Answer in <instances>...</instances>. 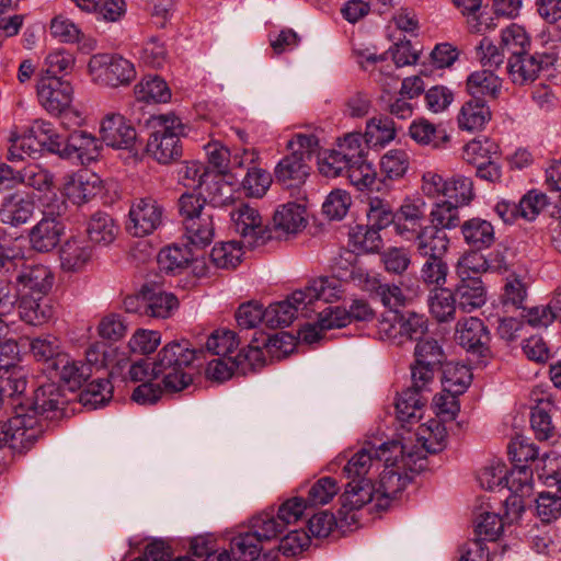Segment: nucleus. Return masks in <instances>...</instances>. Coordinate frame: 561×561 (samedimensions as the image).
<instances>
[{
    "label": "nucleus",
    "instance_id": "23",
    "mask_svg": "<svg viewBox=\"0 0 561 561\" xmlns=\"http://www.w3.org/2000/svg\"><path fill=\"white\" fill-rule=\"evenodd\" d=\"M453 293L458 308L465 312H472L486 301V288L481 277L459 278Z\"/></svg>",
    "mask_w": 561,
    "mask_h": 561
},
{
    "label": "nucleus",
    "instance_id": "55",
    "mask_svg": "<svg viewBox=\"0 0 561 561\" xmlns=\"http://www.w3.org/2000/svg\"><path fill=\"white\" fill-rule=\"evenodd\" d=\"M481 251L470 249L458 259L456 264L458 278L481 277V274L488 272L486 257Z\"/></svg>",
    "mask_w": 561,
    "mask_h": 561
},
{
    "label": "nucleus",
    "instance_id": "42",
    "mask_svg": "<svg viewBox=\"0 0 561 561\" xmlns=\"http://www.w3.org/2000/svg\"><path fill=\"white\" fill-rule=\"evenodd\" d=\"M416 440L431 454L443 450L447 442L446 427L437 420H431L417 428Z\"/></svg>",
    "mask_w": 561,
    "mask_h": 561
},
{
    "label": "nucleus",
    "instance_id": "26",
    "mask_svg": "<svg viewBox=\"0 0 561 561\" xmlns=\"http://www.w3.org/2000/svg\"><path fill=\"white\" fill-rule=\"evenodd\" d=\"M298 316L310 318L307 308L294 301L291 293L285 300L271 304L265 308V325L272 329L287 327Z\"/></svg>",
    "mask_w": 561,
    "mask_h": 561
},
{
    "label": "nucleus",
    "instance_id": "31",
    "mask_svg": "<svg viewBox=\"0 0 561 561\" xmlns=\"http://www.w3.org/2000/svg\"><path fill=\"white\" fill-rule=\"evenodd\" d=\"M466 85L468 93L474 99L480 96L497 99L502 89V79L491 69H481L468 76Z\"/></svg>",
    "mask_w": 561,
    "mask_h": 561
},
{
    "label": "nucleus",
    "instance_id": "37",
    "mask_svg": "<svg viewBox=\"0 0 561 561\" xmlns=\"http://www.w3.org/2000/svg\"><path fill=\"white\" fill-rule=\"evenodd\" d=\"M183 227L186 239L194 245L206 247L214 239V216L210 211L188 218Z\"/></svg>",
    "mask_w": 561,
    "mask_h": 561
},
{
    "label": "nucleus",
    "instance_id": "56",
    "mask_svg": "<svg viewBox=\"0 0 561 561\" xmlns=\"http://www.w3.org/2000/svg\"><path fill=\"white\" fill-rule=\"evenodd\" d=\"M237 371L242 375L255 371L265 364V357L262 347L253 340L247 347H243L233 357L232 360Z\"/></svg>",
    "mask_w": 561,
    "mask_h": 561
},
{
    "label": "nucleus",
    "instance_id": "30",
    "mask_svg": "<svg viewBox=\"0 0 561 561\" xmlns=\"http://www.w3.org/2000/svg\"><path fill=\"white\" fill-rule=\"evenodd\" d=\"M142 309L145 316L165 319L178 308V298L160 289L144 287Z\"/></svg>",
    "mask_w": 561,
    "mask_h": 561
},
{
    "label": "nucleus",
    "instance_id": "24",
    "mask_svg": "<svg viewBox=\"0 0 561 561\" xmlns=\"http://www.w3.org/2000/svg\"><path fill=\"white\" fill-rule=\"evenodd\" d=\"M92 257V247L84 237H71L60 248V265L64 271H81Z\"/></svg>",
    "mask_w": 561,
    "mask_h": 561
},
{
    "label": "nucleus",
    "instance_id": "39",
    "mask_svg": "<svg viewBox=\"0 0 561 561\" xmlns=\"http://www.w3.org/2000/svg\"><path fill=\"white\" fill-rule=\"evenodd\" d=\"M457 307L455 295L448 288H435L428 296L430 312L438 322L453 320Z\"/></svg>",
    "mask_w": 561,
    "mask_h": 561
},
{
    "label": "nucleus",
    "instance_id": "45",
    "mask_svg": "<svg viewBox=\"0 0 561 561\" xmlns=\"http://www.w3.org/2000/svg\"><path fill=\"white\" fill-rule=\"evenodd\" d=\"M118 232L113 218L103 211L93 214L88 222L87 233L94 243H111Z\"/></svg>",
    "mask_w": 561,
    "mask_h": 561
},
{
    "label": "nucleus",
    "instance_id": "17",
    "mask_svg": "<svg viewBox=\"0 0 561 561\" xmlns=\"http://www.w3.org/2000/svg\"><path fill=\"white\" fill-rule=\"evenodd\" d=\"M102 140L115 149H131L137 140L135 127L117 113L107 114L100 127Z\"/></svg>",
    "mask_w": 561,
    "mask_h": 561
},
{
    "label": "nucleus",
    "instance_id": "52",
    "mask_svg": "<svg viewBox=\"0 0 561 561\" xmlns=\"http://www.w3.org/2000/svg\"><path fill=\"white\" fill-rule=\"evenodd\" d=\"M499 153V146L489 138L473 139L469 141L462 152V158L474 167L489 162Z\"/></svg>",
    "mask_w": 561,
    "mask_h": 561
},
{
    "label": "nucleus",
    "instance_id": "54",
    "mask_svg": "<svg viewBox=\"0 0 561 561\" xmlns=\"http://www.w3.org/2000/svg\"><path fill=\"white\" fill-rule=\"evenodd\" d=\"M113 397V386L107 378L91 381L80 394L84 407L98 409L105 405Z\"/></svg>",
    "mask_w": 561,
    "mask_h": 561
},
{
    "label": "nucleus",
    "instance_id": "62",
    "mask_svg": "<svg viewBox=\"0 0 561 561\" xmlns=\"http://www.w3.org/2000/svg\"><path fill=\"white\" fill-rule=\"evenodd\" d=\"M39 141L28 130L27 133L12 137L8 149L7 159L11 162L22 161L25 158H32L41 149Z\"/></svg>",
    "mask_w": 561,
    "mask_h": 561
},
{
    "label": "nucleus",
    "instance_id": "49",
    "mask_svg": "<svg viewBox=\"0 0 561 561\" xmlns=\"http://www.w3.org/2000/svg\"><path fill=\"white\" fill-rule=\"evenodd\" d=\"M366 216L367 225L370 227L385 229L390 225L394 226L396 213L391 204L379 196H368Z\"/></svg>",
    "mask_w": 561,
    "mask_h": 561
},
{
    "label": "nucleus",
    "instance_id": "33",
    "mask_svg": "<svg viewBox=\"0 0 561 561\" xmlns=\"http://www.w3.org/2000/svg\"><path fill=\"white\" fill-rule=\"evenodd\" d=\"M34 203L13 194L4 198L0 208V220L12 227L21 226L32 217Z\"/></svg>",
    "mask_w": 561,
    "mask_h": 561
},
{
    "label": "nucleus",
    "instance_id": "43",
    "mask_svg": "<svg viewBox=\"0 0 561 561\" xmlns=\"http://www.w3.org/2000/svg\"><path fill=\"white\" fill-rule=\"evenodd\" d=\"M472 380L470 368L465 364L447 363L443 369L442 385L445 392L461 394Z\"/></svg>",
    "mask_w": 561,
    "mask_h": 561
},
{
    "label": "nucleus",
    "instance_id": "36",
    "mask_svg": "<svg viewBox=\"0 0 561 561\" xmlns=\"http://www.w3.org/2000/svg\"><path fill=\"white\" fill-rule=\"evenodd\" d=\"M411 138L422 146H431L434 149H440L449 141V136L445 129L436 127L425 118H419L412 122L409 128Z\"/></svg>",
    "mask_w": 561,
    "mask_h": 561
},
{
    "label": "nucleus",
    "instance_id": "19",
    "mask_svg": "<svg viewBox=\"0 0 561 561\" xmlns=\"http://www.w3.org/2000/svg\"><path fill=\"white\" fill-rule=\"evenodd\" d=\"M54 282L50 270L42 264L25 266L16 276L15 283L21 295H46Z\"/></svg>",
    "mask_w": 561,
    "mask_h": 561
},
{
    "label": "nucleus",
    "instance_id": "50",
    "mask_svg": "<svg viewBox=\"0 0 561 561\" xmlns=\"http://www.w3.org/2000/svg\"><path fill=\"white\" fill-rule=\"evenodd\" d=\"M505 486L513 494V504H517V499H524L533 492V472L526 465L514 467L511 473L506 474ZM518 504H522L519 500Z\"/></svg>",
    "mask_w": 561,
    "mask_h": 561
},
{
    "label": "nucleus",
    "instance_id": "41",
    "mask_svg": "<svg viewBox=\"0 0 561 561\" xmlns=\"http://www.w3.org/2000/svg\"><path fill=\"white\" fill-rule=\"evenodd\" d=\"M135 95L141 102L161 103L170 100L171 92L163 79L158 76H147L135 85Z\"/></svg>",
    "mask_w": 561,
    "mask_h": 561
},
{
    "label": "nucleus",
    "instance_id": "53",
    "mask_svg": "<svg viewBox=\"0 0 561 561\" xmlns=\"http://www.w3.org/2000/svg\"><path fill=\"white\" fill-rule=\"evenodd\" d=\"M242 245L238 241L215 244L210 252V261L218 268H234L241 262Z\"/></svg>",
    "mask_w": 561,
    "mask_h": 561
},
{
    "label": "nucleus",
    "instance_id": "34",
    "mask_svg": "<svg viewBox=\"0 0 561 561\" xmlns=\"http://www.w3.org/2000/svg\"><path fill=\"white\" fill-rule=\"evenodd\" d=\"M426 400L419 391L412 387L399 393L396 400V411L400 422L412 423L420 421L423 416V408Z\"/></svg>",
    "mask_w": 561,
    "mask_h": 561
},
{
    "label": "nucleus",
    "instance_id": "59",
    "mask_svg": "<svg viewBox=\"0 0 561 561\" xmlns=\"http://www.w3.org/2000/svg\"><path fill=\"white\" fill-rule=\"evenodd\" d=\"M458 205L451 201L436 203L430 213V226H437L438 229H454L460 226V217L458 214Z\"/></svg>",
    "mask_w": 561,
    "mask_h": 561
},
{
    "label": "nucleus",
    "instance_id": "3",
    "mask_svg": "<svg viewBox=\"0 0 561 561\" xmlns=\"http://www.w3.org/2000/svg\"><path fill=\"white\" fill-rule=\"evenodd\" d=\"M359 133H351L340 139L336 147L323 151L319 159V171L327 178L345 176L359 191L389 192L388 184L377 179V173L365 157Z\"/></svg>",
    "mask_w": 561,
    "mask_h": 561
},
{
    "label": "nucleus",
    "instance_id": "28",
    "mask_svg": "<svg viewBox=\"0 0 561 561\" xmlns=\"http://www.w3.org/2000/svg\"><path fill=\"white\" fill-rule=\"evenodd\" d=\"M492 113L484 100L471 99L461 106L457 122L462 130L479 131L491 121Z\"/></svg>",
    "mask_w": 561,
    "mask_h": 561
},
{
    "label": "nucleus",
    "instance_id": "14",
    "mask_svg": "<svg viewBox=\"0 0 561 561\" xmlns=\"http://www.w3.org/2000/svg\"><path fill=\"white\" fill-rule=\"evenodd\" d=\"M208 163L219 175L236 176L237 169L254 163L257 153L254 149H243L242 153H234L232 157L229 149L219 141H211L204 146Z\"/></svg>",
    "mask_w": 561,
    "mask_h": 561
},
{
    "label": "nucleus",
    "instance_id": "46",
    "mask_svg": "<svg viewBox=\"0 0 561 561\" xmlns=\"http://www.w3.org/2000/svg\"><path fill=\"white\" fill-rule=\"evenodd\" d=\"M410 167V157L402 149H392L387 151L380 159V170L383 175L385 184L387 181H398L402 179Z\"/></svg>",
    "mask_w": 561,
    "mask_h": 561
},
{
    "label": "nucleus",
    "instance_id": "20",
    "mask_svg": "<svg viewBox=\"0 0 561 561\" xmlns=\"http://www.w3.org/2000/svg\"><path fill=\"white\" fill-rule=\"evenodd\" d=\"M415 252L419 256H445L449 248V238L447 233L437 228V226H424L417 229L415 236L412 237Z\"/></svg>",
    "mask_w": 561,
    "mask_h": 561
},
{
    "label": "nucleus",
    "instance_id": "18",
    "mask_svg": "<svg viewBox=\"0 0 561 561\" xmlns=\"http://www.w3.org/2000/svg\"><path fill=\"white\" fill-rule=\"evenodd\" d=\"M102 190L100 176L89 170H80L65 178L62 193L75 205L88 203Z\"/></svg>",
    "mask_w": 561,
    "mask_h": 561
},
{
    "label": "nucleus",
    "instance_id": "48",
    "mask_svg": "<svg viewBox=\"0 0 561 561\" xmlns=\"http://www.w3.org/2000/svg\"><path fill=\"white\" fill-rule=\"evenodd\" d=\"M193 260L187 247L170 245L163 248L157 257L159 268L167 273H178L185 268Z\"/></svg>",
    "mask_w": 561,
    "mask_h": 561
},
{
    "label": "nucleus",
    "instance_id": "25",
    "mask_svg": "<svg viewBox=\"0 0 561 561\" xmlns=\"http://www.w3.org/2000/svg\"><path fill=\"white\" fill-rule=\"evenodd\" d=\"M465 243L473 250L489 249L495 242V230L491 221L474 217L460 225Z\"/></svg>",
    "mask_w": 561,
    "mask_h": 561
},
{
    "label": "nucleus",
    "instance_id": "57",
    "mask_svg": "<svg viewBox=\"0 0 561 561\" xmlns=\"http://www.w3.org/2000/svg\"><path fill=\"white\" fill-rule=\"evenodd\" d=\"M21 185L47 192L54 185V175L43 165L30 163L21 169Z\"/></svg>",
    "mask_w": 561,
    "mask_h": 561
},
{
    "label": "nucleus",
    "instance_id": "11",
    "mask_svg": "<svg viewBox=\"0 0 561 561\" xmlns=\"http://www.w3.org/2000/svg\"><path fill=\"white\" fill-rule=\"evenodd\" d=\"M163 213V207L154 198H138L129 208L126 228L135 237L151 234L162 225Z\"/></svg>",
    "mask_w": 561,
    "mask_h": 561
},
{
    "label": "nucleus",
    "instance_id": "32",
    "mask_svg": "<svg viewBox=\"0 0 561 561\" xmlns=\"http://www.w3.org/2000/svg\"><path fill=\"white\" fill-rule=\"evenodd\" d=\"M276 230L295 234L306 226V208L295 202L280 205L273 217Z\"/></svg>",
    "mask_w": 561,
    "mask_h": 561
},
{
    "label": "nucleus",
    "instance_id": "38",
    "mask_svg": "<svg viewBox=\"0 0 561 561\" xmlns=\"http://www.w3.org/2000/svg\"><path fill=\"white\" fill-rule=\"evenodd\" d=\"M42 297L35 298L22 295L18 304L19 316L22 321L32 325H41L53 318V308L43 302Z\"/></svg>",
    "mask_w": 561,
    "mask_h": 561
},
{
    "label": "nucleus",
    "instance_id": "61",
    "mask_svg": "<svg viewBox=\"0 0 561 561\" xmlns=\"http://www.w3.org/2000/svg\"><path fill=\"white\" fill-rule=\"evenodd\" d=\"M339 490L340 488L335 479L322 477L309 488L305 500L310 507L325 505L333 500Z\"/></svg>",
    "mask_w": 561,
    "mask_h": 561
},
{
    "label": "nucleus",
    "instance_id": "47",
    "mask_svg": "<svg viewBox=\"0 0 561 561\" xmlns=\"http://www.w3.org/2000/svg\"><path fill=\"white\" fill-rule=\"evenodd\" d=\"M262 541L249 528L231 539L230 551L236 561H254L259 558L263 547Z\"/></svg>",
    "mask_w": 561,
    "mask_h": 561
},
{
    "label": "nucleus",
    "instance_id": "2",
    "mask_svg": "<svg viewBox=\"0 0 561 561\" xmlns=\"http://www.w3.org/2000/svg\"><path fill=\"white\" fill-rule=\"evenodd\" d=\"M66 403L67 399L58 385L47 382L39 386L27 412L21 405L15 415L0 422V448L9 447L15 453L30 449L45 432L46 421L64 416Z\"/></svg>",
    "mask_w": 561,
    "mask_h": 561
},
{
    "label": "nucleus",
    "instance_id": "16",
    "mask_svg": "<svg viewBox=\"0 0 561 561\" xmlns=\"http://www.w3.org/2000/svg\"><path fill=\"white\" fill-rule=\"evenodd\" d=\"M426 203L423 198H404L396 211L394 232L405 241H412L417 229L424 228Z\"/></svg>",
    "mask_w": 561,
    "mask_h": 561
},
{
    "label": "nucleus",
    "instance_id": "5",
    "mask_svg": "<svg viewBox=\"0 0 561 561\" xmlns=\"http://www.w3.org/2000/svg\"><path fill=\"white\" fill-rule=\"evenodd\" d=\"M151 134L147 152L159 163L169 164L182 157L181 137L186 135V125L174 113L152 115L149 119Z\"/></svg>",
    "mask_w": 561,
    "mask_h": 561
},
{
    "label": "nucleus",
    "instance_id": "63",
    "mask_svg": "<svg viewBox=\"0 0 561 561\" xmlns=\"http://www.w3.org/2000/svg\"><path fill=\"white\" fill-rule=\"evenodd\" d=\"M414 360L432 367L442 368L445 354L442 346L435 339H421L414 348Z\"/></svg>",
    "mask_w": 561,
    "mask_h": 561
},
{
    "label": "nucleus",
    "instance_id": "40",
    "mask_svg": "<svg viewBox=\"0 0 561 561\" xmlns=\"http://www.w3.org/2000/svg\"><path fill=\"white\" fill-rule=\"evenodd\" d=\"M249 527L262 542L277 538L285 530L284 523L274 510L264 511L252 517Z\"/></svg>",
    "mask_w": 561,
    "mask_h": 561
},
{
    "label": "nucleus",
    "instance_id": "58",
    "mask_svg": "<svg viewBox=\"0 0 561 561\" xmlns=\"http://www.w3.org/2000/svg\"><path fill=\"white\" fill-rule=\"evenodd\" d=\"M448 265L444 256L425 257L420 271L421 280L435 288L444 287L447 282Z\"/></svg>",
    "mask_w": 561,
    "mask_h": 561
},
{
    "label": "nucleus",
    "instance_id": "10",
    "mask_svg": "<svg viewBox=\"0 0 561 561\" xmlns=\"http://www.w3.org/2000/svg\"><path fill=\"white\" fill-rule=\"evenodd\" d=\"M230 219L236 232L248 247L264 244L271 237L259 210L248 204H240L231 210Z\"/></svg>",
    "mask_w": 561,
    "mask_h": 561
},
{
    "label": "nucleus",
    "instance_id": "9",
    "mask_svg": "<svg viewBox=\"0 0 561 561\" xmlns=\"http://www.w3.org/2000/svg\"><path fill=\"white\" fill-rule=\"evenodd\" d=\"M88 67L96 81L112 88L129 84L136 77L134 64L119 55L96 54Z\"/></svg>",
    "mask_w": 561,
    "mask_h": 561
},
{
    "label": "nucleus",
    "instance_id": "35",
    "mask_svg": "<svg viewBox=\"0 0 561 561\" xmlns=\"http://www.w3.org/2000/svg\"><path fill=\"white\" fill-rule=\"evenodd\" d=\"M396 134L392 118L380 115L367 121L364 139L367 147L382 148L396 138Z\"/></svg>",
    "mask_w": 561,
    "mask_h": 561
},
{
    "label": "nucleus",
    "instance_id": "51",
    "mask_svg": "<svg viewBox=\"0 0 561 561\" xmlns=\"http://www.w3.org/2000/svg\"><path fill=\"white\" fill-rule=\"evenodd\" d=\"M551 404H538L531 409L530 412V426L538 440H549L556 437L557 430L552 423Z\"/></svg>",
    "mask_w": 561,
    "mask_h": 561
},
{
    "label": "nucleus",
    "instance_id": "13",
    "mask_svg": "<svg viewBox=\"0 0 561 561\" xmlns=\"http://www.w3.org/2000/svg\"><path fill=\"white\" fill-rule=\"evenodd\" d=\"M456 341L469 354L484 358L490 354V332L484 322L476 317L459 320L456 325Z\"/></svg>",
    "mask_w": 561,
    "mask_h": 561
},
{
    "label": "nucleus",
    "instance_id": "8",
    "mask_svg": "<svg viewBox=\"0 0 561 561\" xmlns=\"http://www.w3.org/2000/svg\"><path fill=\"white\" fill-rule=\"evenodd\" d=\"M343 283L336 276H320L311 279L304 288L293 291L295 302L302 304L310 317L324 304H332L342 298Z\"/></svg>",
    "mask_w": 561,
    "mask_h": 561
},
{
    "label": "nucleus",
    "instance_id": "22",
    "mask_svg": "<svg viewBox=\"0 0 561 561\" xmlns=\"http://www.w3.org/2000/svg\"><path fill=\"white\" fill-rule=\"evenodd\" d=\"M102 145L93 135L75 129L64 138L61 151L67 156L77 154L82 163L95 161L100 156Z\"/></svg>",
    "mask_w": 561,
    "mask_h": 561
},
{
    "label": "nucleus",
    "instance_id": "44",
    "mask_svg": "<svg viewBox=\"0 0 561 561\" xmlns=\"http://www.w3.org/2000/svg\"><path fill=\"white\" fill-rule=\"evenodd\" d=\"M30 352L36 362L46 363L50 368L55 366L57 357L64 354L59 339L51 334L31 339Z\"/></svg>",
    "mask_w": 561,
    "mask_h": 561
},
{
    "label": "nucleus",
    "instance_id": "6",
    "mask_svg": "<svg viewBox=\"0 0 561 561\" xmlns=\"http://www.w3.org/2000/svg\"><path fill=\"white\" fill-rule=\"evenodd\" d=\"M290 154L275 168L276 180L287 187L299 186L309 175L308 161L319 149V140L312 134H296L288 142Z\"/></svg>",
    "mask_w": 561,
    "mask_h": 561
},
{
    "label": "nucleus",
    "instance_id": "64",
    "mask_svg": "<svg viewBox=\"0 0 561 561\" xmlns=\"http://www.w3.org/2000/svg\"><path fill=\"white\" fill-rule=\"evenodd\" d=\"M501 44L515 54L530 50L531 39L524 26L513 23L501 31Z\"/></svg>",
    "mask_w": 561,
    "mask_h": 561
},
{
    "label": "nucleus",
    "instance_id": "1",
    "mask_svg": "<svg viewBox=\"0 0 561 561\" xmlns=\"http://www.w3.org/2000/svg\"><path fill=\"white\" fill-rule=\"evenodd\" d=\"M402 451L403 445L398 440L385 442L379 446L366 442L350 457L346 454L339 455L330 463V471H334L335 467L343 465V474L350 480L340 497L339 515L341 517L347 518L352 511L360 510L364 505L373 502L371 473L379 469L382 461L385 466H389L392 456H388V454Z\"/></svg>",
    "mask_w": 561,
    "mask_h": 561
},
{
    "label": "nucleus",
    "instance_id": "7",
    "mask_svg": "<svg viewBox=\"0 0 561 561\" xmlns=\"http://www.w3.org/2000/svg\"><path fill=\"white\" fill-rule=\"evenodd\" d=\"M558 59L556 48L511 54L506 61V72L514 85L524 87L553 71Z\"/></svg>",
    "mask_w": 561,
    "mask_h": 561
},
{
    "label": "nucleus",
    "instance_id": "12",
    "mask_svg": "<svg viewBox=\"0 0 561 561\" xmlns=\"http://www.w3.org/2000/svg\"><path fill=\"white\" fill-rule=\"evenodd\" d=\"M36 90L39 104L51 115L66 111L73 100L70 82L57 76L39 79Z\"/></svg>",
    "mask_w": 561,
    "mask_h": 561
},
{
    "label": "nucleus",
    "instance_id": "15",
    "mask_svg": "<svg viewBox=\"0 0 561 561\" xmlns=\"http://www.w3.org/2000/svg\"><path fill=\"white\" fill-rule=\"evenodd\" d=\"M402 453L388 454L392 456V460L389 466H385V470L380 474L379 489H374L375 506L378 510L388 508L390 501L397 499V496L405 489L410 482V477L407 473H402L394 469L399 456H403Z\"/></svg>",
    "mask_w": 561,
    "mask_h": 561
},
{
    "label": "nucleus",
    "instance_id": "60",
    "mask_svg": "<svg viewBox=\"0 0 561 561\" xmlns=\"http://www.w3.org/2000/svg\"><path fill=\"white\" fill-rule=\"evenodd\" d=\"M474 196L473 181L471 178L455 174L448 180L446 197L456 205H469Z\"/></svg>",
    "mask_w": 561,
    "mask_h": 561
},
{
    "label": "nucleus",
    "instance_id": "29",
    "mask_svg": "<svg viewBox=\"0 0 561 561\" xmlns=\"http://www.w3.org/2000/svg\"><path fill=\"white\" fill-rule=\"evenodd\" d=\"M27 387V374L22 367H5L0 368V399L3 402L5 399L12 401L14 404L18 401V407L22 405L20 399L24 394Z\"/></svg>",
    "mask_w": 561,
    "mask_h": 561
},
{
    "label": "nucleus",
    "instance_id": "21",
    "mask_svg": "<svg viewBox=\"0 0 561 561\" xmlns=\"http://www.w3.org/2000/svg\"><path fill=\"white\" fill-rule=\"evenodd\" d=\"M65 226L58 217L44 216L30 231V241L34 250L49 252L60 240Z\"/></svg>",
    "mask_w": 561,
    "mask_h": 561
},
{
    "label": "nucleus",
    "instance_id": "4",
    "mask_svg": "<svg viewBox=\"0 0 561 561\" xmlns=\"http://www.w3.org/2000/svg\"><path fill=\"white\" fill-rule=\"evenodd\" d=\"M196 358L197 351L191 347L188 341H173L159 351L152 363L140 359L131 364L129 377L141 383L160 379L167 391L179 392L191 385L193 378L190 368Z\"/></svg>",
    "mask_w": 561,
    "mask_h": 561
},
{
    "label": "nucleus",
    "instance_id": "27",
    "mask_svg": "<svg viewBox=\"0 0 561 561\" xmlns=\"http://www.w3.org/2000/svg\"><path fill=\"white\" fill-rule=\"evenodd\" d=\"M51 369L55 371V377L72 390L80 388L91 377V370L88 365H83V360L75 359L66 353L57 357Z\"/></svg>",
    "mask_w": 561,
    "mask_h": 561
}]
</instances>
